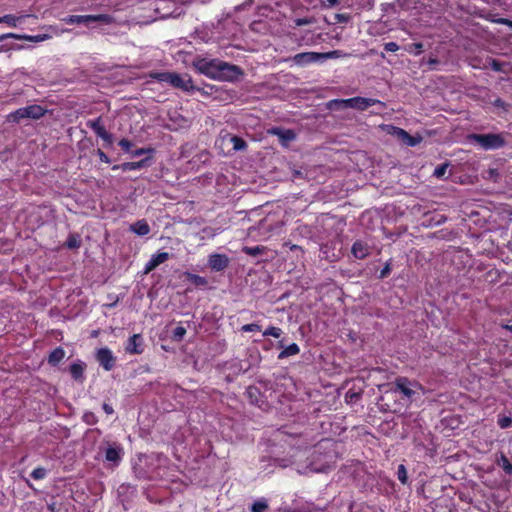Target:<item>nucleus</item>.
Listing matches in <instances>:
<instances>
[{
	"instance_id": "obj_28",
	"label": "nucleus",
	"mask_w": 512,
	"mask_h": 512,
	"mask_svg": "<svg viewBox=\"0 0 512 512\" xmlns=\"http://www.w3.org/2000/svg\"><path fill=\"white\" fill-rule=\"evenodd\" d=\"M145 164V160H141V161H138V162H127V163H124L122 165V169L127 171V170H137V169H140L144 166Z\"/></svg>"
},
{
	"instance_id": "obj_21",
	"label": "nucleus",
	"mask_w": 512,
	"mask_h": 512,
	"mask_svg": "<svg viewBox=\"0 0 512 512\" xmlns=\"http://www.w3.org/2000/svg\"><path fill=\"white\" fill-rule=\"evenodd\" d=\"M85 364L82 362H75L70 366V373L75 380H82L84 374Z\"/></svg>"
},
{
	"instance_id": "obj_23",
	"label": "nucleus",
	"mask_w": 512,
	"mask_h": 512,
	"mask_svg": "<svg viewBox=\"0 0 512 512\" xmlns=\"http://www.w3.org/2000/svg\"><path fill=\"white\" fill-rule=\"evenodd\" d=\"M49 38H50V36L48 34L19 35V40H27L30 42H43Z\"/></svg>"
},
{
	"instance_id": "obj_20",
	"label": "nucleus",
	"mask_w": 512,
	"mask_h": 512,
	"mask_svg": "<svg viewBox=\"0 0 512 512\" xmlns=\"http://www.w3.org/2000/svg\"><path fill=\"white\" fill-rule=\"evenodd\" d=\"M25 17L26 16H24V15H21V16L5 15L3 17H0V23H5L10 27H17L18 25H20L23 22Z\"/></svg>"
},
{
	"instance_id": "obj_18",
	"label": "nucleus",
	"mask_w": 512,
	"mask_h": 512,
	"mask_svg": "<svg viewBox=\"0 0 512 512\" xmlns=\"http://www.w3.org/2000/svg\"><path fill=\"white\" fill-rule=\"evenodd\" d=\"M352 253L356 258L363 259L368 255L369 247L365 243L357 241L352 246Z\"/></svg>"
},
{
	"instance_id": "obj_46",
	"label": "nucleus",
	"mask_w": 512,
	"mask_h": 512,
	"mask_svg": "<svg viewBox=\"0 0 512 512\" xmlns=\"http://www.w3.org/2000/svg\"><path fill=\"white\" fill-rule=\"evenodd\" d=\"M337 3H338V0H326V2L324 3V5H325L326 7H333V6H335Z\"/></svg>"
},
{
	"instance_id": "obj_11",
	"label": "nucleus",
	"mask_w": 512,
	"mask_h": 512,
	"mask_svg": "<svg viewBox=\"0 0 512 512\" xmlns=\"http://www.w3.org/2000/svg\"><path fill=\"white\" fill-rule=\"evenodd\" d=\"M229 258L225 254L214 253L209 255L208 264L213 271H223L229 265Z\"/></svg>"
},
{
	"instance_id": "obj_8",
	"label": "nucleus",
	"mask_w": 512,
	"mask_h": 512,
	"mask_svg": "<svg viewBox=\"0 0 512 512\" xmlns=\"http://www.w3.org/2000/svg\"><path fill=\"white\" fill-rule=\"evenodd\" d=\"M96 360L106 371L112 370L116 362V358L113 355V352L107 347L97 350Z\"/></svg>"
},
{
	"instance_id": "obj_36",
	"label": "nucleus",
	"mask_w": 512,
	"mask_h": 512,
	"mask_svg": "<svg viewBox=\"0 0 512 512\" xmlns=\"http://www.w3.org/2000/svg\"><path fill=\"white\" fill-rule=\"evenodd\" d=\"M46 475V470L44 468H36L32 471L31 476L36 479H43Z\"/></svg>"
},
{
	"instance_id": "obj_35",
	"label": "nucleus",
	"mask_w": 512,
	"mask_h": 512,
	"mask_svg": "<svg viewBox=\"0 0 512 512\" xmlns=\"http://www.w3.org/2000/svg\"><path fill=\"white\" fill-rule=\"evenodd\" d=\"M339 56H340V51H338V50L321 53V61L337 58Z\"/></svg>"
},
{
	"instance_id": "obj_9",
	"label": "nucleus",
	"mask_w": 512,
	"mask_h": 512,
	"mask_svg": "<svg viewBox=\"0 0 512 512\" xmlns=\"http://www.w3.org/2000/svg\"><path fill=\"white\" fill-rule=\"evenodd\" d=\"M396 388L407 398L411 399L422 387L416 383L411 382L407 378H398L396 380Z\"/></svg>"
},
{
	"instance_id": "obj_39",
	"label": "nucleus",
	"mask_w": 512,
	"mask_h": 512,
	"mask_svg": "<svg viewBox=\"0 0 512 512\" xmlns=\"http://www.w3.org/2000/svg\"><path fill=\"white\" fill-rule=\"evenodd\" d=\"M384 49L387 52H396L399 49V46L395 42H388L384 45Z\"/></svg>"
},
{
	"instance_id": "obj_43",
	"label": "nucleus",
	"mask_w": 512,
	"mask_h": 512,
	"mask_svg": "<svg viewBox=\"0 0 512 512\" xmlns=\"http://www.w3.org/2000/svg\"><path fill=\"white\" fill-rule=\"evenodd\" d=\"M6 38L19 39V34L7 33V34L0 35V42Z\"/></svg>"
},
{
	"instance_id": "obj_19",
	"label": "nucleus",
	"mask_w": 512,
	"mask_h": 512,
	"mask_svg": "<svg viewBox=\"0 0 512 512\" xmlns=\"http://www.w3.org/2000/svg\"><path fill=\"white\" fill-rule=\"evenodd\" d=\"M130 230L139 236H145L150 232V227L145 220H139L130 226Z\"/></svg>"
},
{
	"instance_id": "obj_13",
	"label": "nucleus",
	"mask_w": 512,
	"mask_h": 512,
	"mask_svg": "<svg viewBox=\"0 0 512 512\" xmlns=\"http://www.w3.org/2000/svg\"><path fill=\"white\" fill-rule=\"evenodd\" d=\"M128 354H141L144 351L143 338L140 334L131 336L125 347Z\"/></svg>"
},
{
	"instance_id": "obj_47",
	"label": "nucleus",
	"mask_w": 512,
	"mask_h": 512,
	"mask_svg": "<svg viewBox=\"0 0 512 512\" xmlns=\"http://www.w3.org/2000/svg\"><path fill=\"white\" fill-rule=\"evenodd\" d=\"M389 270H390L389 265H387V266H386V267L381 271V273H380V277H381V278L386 277V276H387V274L389 273Z\"/></svg>"
},
{
	"instance_id": "obj_14",
	"label": "nucleus",
	"mask_w": 512,
	"mask_h": 512,
	"mask_svg": "<svg viewBox=\"0 0 512 512\" xmlns=\"http://www.w3.org/2000/svg\"><path fill=\"white\" fill-rule=\"evenodd\" d=\"M168 259H169V254L167 252H160V253L152 255L150 260L145 265L144 273L145 274L150 273L156 267H158L160 264L164 263Z\"/></svg>"
},
{
	"instance_id": "obj_22",
	"label": "nucleus",
	"mask_w": 512,
	"mask_h": 512,
	"mask_svg": "<svg viewBox=\"0 0 512 512\" xmlns=\"http://www.w3.org/2000/svg\"><path fill=\"white\" fill-rule=\"evenodd\" d=\"M65 356V352L62 348H56L49 355V363L52 365L58 364Z\"/></svg>"
},
{
	"instance_id": "obj_1",
	"label": "nucleus",
	"mask_w": 512,
	"mask_h": 512,
	"mask_svg": "<svg viewBox=\"0 0 512 512\" xmlns=\"http://www.w3.org/2000/svg\"><path fill=\"white\" fill-rule=\"evenodd\" d=\"M199 69L210 78L218 80L230 81L240 75V69L237 66L217 60L202 61L199 63Z\"/></svg>"
},
{
	"instance_id": "obj_34",
	"label": "nucleus",
	"mask_w": 512,
	"mask_h": 512,
	"mask_svg": "<svg viewBox=\"0 0 512 512\" xmlns=\"http://www.w3.org/2000/svg\"><path fill=\"white\" fill-rule=\"evenodd\" d=\"M447 168H448L447 163L439 165L434 170V173H433L434 176H436L437 178H442L445 175Z\"/></svg>"
},
{
	"instance_id": "obj_44",
	"label": "nucleus",
	"mask_w": 512,
	"mask_h": 512,
	"mask_svg": "<svg viewBox=\"0 0 512 512\" xmlns=\"http://www.w3.org/2000/svg\"><path fill=\"white\" fill-rule=\"evenodd\" d=\"M98 156L102 162L109 163L110 159L109 157L101 150H98Z\"/></svg>"
},
{
	"instance_id": "obj_7",
	"label": "nucleus",
	"mask_w": 512,
	"mask_h": 512,
	"mask_svg": "<svg viewBox=\"0 0 512 512\" xmlns=\"http://www.w3.org/2000/svg\"><path fill=\"white\" fill-rule=\"evenodd\" d=\"M471 139L486 150L498 149L505 144L502 134H473Z\"/></svg>"
},
{
	"instance_id": "obj_32",
	"label": "nucleus",
	"mask_w": 512,
	"mask_h": 512,
	"mask_svg": "<svg viewBox=\"0 0 512 512\" xmlns=\"http://www.w3.org/2000/svg\"><path fill=\"white\" fill-rule=\"evenodd\" d=\"M397 477L402 484L407 483V471L404 465H399L397 470Z\"/></svg>"
},
{
	"instance_id": "obj_49",
	"label": "nucleus",
	"mask_w": 512,
	"mask_h": 512,
	"mask_svg": "<svg viewBox=\"0 0 512 512\" xmlns=\"http://www.w3.org/2000/svg\"><path fill=\"white\" fill-rule=\"evenodd\" d=\"M103 409H104V411H105L107 414H111V413H113V409H112V407H111V406H109L108 404H104V405H103Z\"/></svg>"
},
{
	"instance_id": "obj_2",
	"label": "nucleus",
	"mask_w": 512,
	"mask_h": 512,
	"mask_svg": "<svg viewBox=\"0 0 512 512\" xmlns=\"http://www.w3.org/2000/svg\"><path fill=\"white\" fill-rule=\"evenodd\" d=\"M373 105H379L381 108L385 107V104L373 98L354 97L349 99H333L328 102L327 106L330 110H343L346 108H352L359 111H364L368 107Z\"/></svg>"
},
{
	"instance_id": "obj_5",
	"label": "nucleus",
	"mask_w": 512,
	"mask_h": 512,
	"mask_svg": "<svg viewBox=\"0 0 512 512\" xmlns=\"http://www.w3.org/2000/svg\"><path fill=\"white\" fill-rule=\"evenodd\" d=\"M62 21L66 24H84L89 26L93 22H99L102 24H110L113 22V18L108 14L98 15H70L64 17Z\"/></svg>"
},
{
	"instance_id": "obj_16",
	"label": "nucleus",
	"mask_w": 512,
	"mask_h": 512,
	"mask_svg": "<svg viewBox=\"0 0 512 512\" xmlns=\"http://www.w3.org/2000/svg\"><path fill=\"white\" fill-rule=\"evenodd\" d=\"M393 134L401 139L408 146H415L420 142V138L410 136L405 130L393 127Z\"/></svg>"
},
{
	"instance_id": "obj_38",
	"label": "nucleus",
	"mask_w": 512,
	"mask_h": 512,
	"mask_svg": "<svg viewBox=\"0 0 512 512\" xmlns=\"http://www.w3.org/2000/svg\"><path fill=\"white\" fill-rule=\"evenodd\" d=\"M261 328L258 324H255V323H251V324H246V325H243L241 330L244 331V332H253V331H259Z\"/></svg>"
},
{
	"instance_id": "obj_30",
	"label": "nucleus",
	"mask_w": 512,
	"mask_h": 512,
	"mask_svg": "<svg viewBox=\"0 0 512 512\" xmlns=\"http://www.w3.org/2000/svg\"><path fill=\"white\" fill-rule=\"evenodd\" d=\"M263 335L279 338L282 335V330L278 327L271 326L263 332Z\"/></svg>"
},
{
	"instance_id": "obj_27",
	"label": "nucleus",
	"mask_w": 512,
	"mask_h": 512,
	"mask_svg": "<svg viewBox=\"0 0 512 512\" xmlns=\"http://www.w3.org/2000/svg\"><path fill=\"white\" fill-rule=\"evenodd\" d=\"M497 424L502 429H506L508 427H511L512 426V417L507 416V415H499L498 416V420H497Z\"/></svg>"
},
{
	"instance_id": "obj_41",
	"label": "nucleus",
	"mask_w": 512,
	"mask_h": 512,
	"mask_svg": "<svg viewBox=\"0 0 512 512\" xmlns=\"http://www.w3.org/2000/svg\"><path fill=\"white\" fill-rule=\"evenodd\" d=\"M119 146H120L123 150H125V151H129V150H130V148H131V146H132V144H131V142H130L129 140H127V139H121V140L119 141Z\"/></svg>"
},
{
	"instance_id": "obj_4",
	"label": "nucleus",
	"mask_w": 512,
	"mask_h": 512,
	"mask_svg": "<svg viewBox=\"0 0 512 512\" xmlns=\"http://www.w3.org/2000/svg\"><path fill=\"white\" fill-rule=\"evenodd\" d=\"M153 77L158 81L169 83L173 87L179 88L183 91H190L194 88L192 80L187 74L179 75L176 73L163 72L156 73Z\"/></svg>"
},
{
	"instance_id": "obj_25",
	"label": "nucleus",
	"mask_w": 512,
	"mask_h": 512,
	"mask_svg": "<svg viewBox=\"0 0 512 512\" xmlns=\"http://www.w3.org/2000/svg\"><path fill=\"white\" fill-rule=\"evenodd\" d=\"M497 464L509 475H512V464L509 462L508 458L501 454L497 460Z\"/></svg>"
},
{
	"instance_id": "obj_40",
	"label": "nucleus",
	"mask_w": 512,
	"mask_h": 512,
	"mask_svg": "<svg viewBox=\"0 0 512 512\" xmlns=\"http://www.w3.org/2000/svg\"><path fill=\"white\" fill-rule=\"evenodd\" d=\"M313 20L311 18H298L295 20L296 26H303L311 24Z\"/></svg>"
},
{
	"instance_id": "obj_26",
	"label": "nucleus",
	"mask_w": 512,
	"mask_h": 512,
	"mask_svg": "<svg viewBox=\"0 0 512 512\" xmlns=\"http://www.w3.org/2000/svg\"><path fill=\"white\" fill-rule=\"evenodd\" d=\"M81 245V239L77 235H70L66 241V246L70 249L79 248Z\"/></svg>"
},
{
	"instance_id": "obj_51",
	"label": "nucleus",
	"mask_w": 512,
	"mask_h": 512,
	"mask_svg": "<svg viewBox=\"0 0 512 512\" xmlns=\"http://www.w3.org/2000/svg\"><path fill=\"white\" fill-rule=\"evenodd\" d=\"M415 48L417 49L418 52H421L423 45L421 43H417V44H415Z\"/></svg>"
},
{
	"instance_id": "obj_45",
	"label": "nucleus",
	"mask_w": 512,
	"mask_h": 512,
	"mask_svg": "<svg viewBox=\"0 0 512 512\" xmlns=\"http://www.w3.org/2000/svg\"><path fill=\"white\" fill-rule=\"evenodd\" d=\"M155 459L158 462L159 466L166 461V457L161 454L155 455Z\"/></svg>"
},
{
	"instance_id": "obj_48",
	"label": "nucleus",
	"mask_w": 512,
	"mask_h": 512,
	"mask_svg": "<svg viewBox=\"0 0 512 512\" xmlns=\"http://www.w3.org/2000/svg\"><path fill=\"white\" fill-rule=\"evenodd\" d=\"M144 153H145V149L140 148V149H137V150L133 151L132 155L133 156H140V155H142Z\"/></svg>"
},
{
	"instance_id": "obj_33",
	"label": "nucleus",
	"mask_w": 512,
	"mask_h": 512,
	"mask_svg": "<svg viewBox=\"0 0 512 512\" xmlns=\"http://www.w3.org/2000/svg\"><path fill=\"white\" fill-rule=\"evenodd\" d=\"M186 334V329L182 326H178L173 331V338L180 341Z\"/></svg>"
},
{
	"instance_id": "obj_17",
	"label": "nucleus",
	"mask_w": 512,
	"mask_h": 512,
	"mask_svg": "<svg viewBox=\"0 0 512 512\" xmlns=\"http://www.w3.org/2000/svg\"><path fill=\"white\" fill-rule=\"evenodd\" d=\"M90 127L93 129V131L96 133L98 137L108 142L112 141L111 135L106 131L105 127L100 123L99 119L92 121L90 123Z\"/></svg>"
},
{
	"instance_id": "obj_31",
	"label": "nucleus",
	"mask_w": 512,
	"mask_h": 512,
	"mask_svg": "<svg viewBox=\"0 0 512 512\" xmlns=\"http://www.w3.org/2000/svg\"><path fill=\"white\" fill-rule=\"evenodd\" d=\"M267 507H268V505H267L266 501L259 500V501H256L253 503V505L251 507V511L252 512H265Z\"/></svg>"
},
{
	"instance_id": "obj_12",
	"label": "nucleus",
	"mask_w": 512,
	"mask_h": 512,
	"mask_svg": "<svg viewBox=\"0 0 512 512\" xmlns=\"http://www.w3.org/2000/svg\"><path fill=\"white\" fill-rule=\"evenodd\" d=\"M226 143H230L233 145L232 149H231L232 151L243 150L246 147V143L243 139H241L240 137H237V136H232L228 133L221 135L220 138L216 142V144L220 145V146H222Z\"/></svg>"
},
{
	"instance_id": "obj_37",
	"label": "nucleus",
	"mask_w": 512,
	"mask_h": 512,
	"mask_svg": "<svg viewBox=\"0 0 512 512\" xmlns=\"http://www.w3.org/2000/svg\"><path fill=\"white\" fill-rule=\"evenodd\" d=\"M83 420L89 424V425H93L96 423V416L94 415V413L92 412H86L84 413L83 415Z\"/></svg>"
},
{
	"instance_id": "obj_24",
	"label": "nucleus",
	"mask_w": 512,
	"mask_h": 512,
	"mask_svg": "<svg viewBox=\"0 0 512 512\" xmlns=\"http://www.w3.org/2000/svg\"><path fill=\"white\" fill-rule=\"evenodd\" d=\"M300 351L299 349V346L295 343L293 344H290L289 346H287L280 354H279V358L282 359V358H286V357H289V356H293V355H296L298 354Z\"/></svg>"
},
{
	"instance_id": "obj_10",
	"label": "nucleus",
	"mask_w": 512,
	"mask_h": 512,
	"mask_svg": "<svg viewBox=\"0 0 512 512\" xmlns=\"http://www.w3.org/2000/svg\"><path fill=\"white\" fill-rule=\"evenodd\" d=\"M292 61L298 66H305L310 63L321 62V53L319 52H303L296 54Z\"/></svg>"
},
{
	"instance_id": "obj_15",
	"label": "nucleus",
	"mask_w": 512,
	"mask_h": 512,
	"mask_svg": "<svg viewBox=\"0 0 512 512\" xmlns=\"http://www.w3.org/2000/svg\"><path fill=\"white\" fill-rule=\"evenodd\" d=\"M270 133L278 136L283 146H287L289 142L295 139V133L290 129L283 130L279 128H273L270 130Z\"/></svg>"
},
{
	"instance_id": "obj_50",
	"label": "nucleus",
	"mask_w": 512,
	"mask_h": 512,
	"mask_svg": "<svg viewBox=\"0 0 512 512\" xmlns=\"http://www.w3.org/2000/svg\"><path fill=\"white\" fill-rule=\"evenodd\" d=\"M195 281H196V283H201V284H203L205 282V280L199 276H195Z\"/></svg>"
},
{
	"instance_id": "obj_6",
	"label": "nucleus",
	"mask_w": 512,
	"mask_h": 512,
	"mask_svg": "<svg viewBox=\"0 0 512 512\" xmlns=\"http://www.w3.org/2000/svg\"><path fill=\"white\" fill-rule=\"evenodd\" d=\"M45 113V110L39 105H30L27 107L19 108L18 110L8 115L9 122H19L21 119H39Z\"/></svg>"
},
{
	"instance_id": "obj_42",
	"label": "nucleus",
	"mask_w": 512,
	"mask_h": 512,
	"mask_svg": "<svg viewBox=\"0 0 512 512\" xmlns=\"http://www.w3.org/2000/svg\"><path fill=\"white\" fill-rule=\"evenodd\" d=\"M330 468L329 465L317 466L312 464L311 470L315 472H326Z\"/></svg>"
},
{
	"instance_id": "obj_29",
	"label": "nucleus",
	"mask_w": 512,
	"mask_h": 512,
	"mask_svg": "<svg viewBox=\"0 0 512 512\" xmlns=\"http://www.w3.org/2000/svg\"><path fill=\"white\" fill-rule=\"evenodd\" d=\"M264 247L263 246H254V247H244L243 252L250 256H257L261 253H263Z\"/></svg>"
},
{
	"instance_id": "obj_3",
	"label": "nucleus",
	"mask_w": 512,
	"mask_h": 512,
	"mask_svg": "<svg viewBox=\"0 0 512 512\" xmlns=\"http://www.w3.org/2000/svg\"><path fill=\"white\" fill-rule=\"evenodd\" d=\"M99 455H103L108 467H117L124 456V448L116 442H106L99 447Z\"/></svg>"
}]
</instances>
